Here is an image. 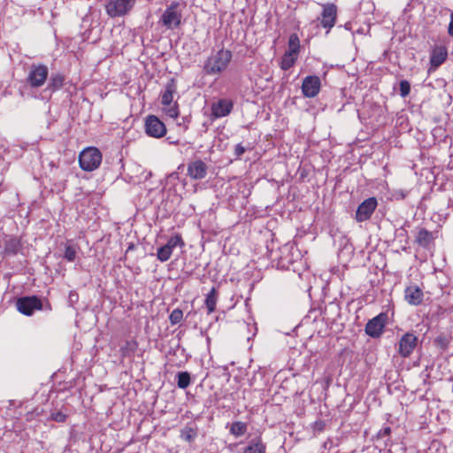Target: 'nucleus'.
I'll return each mask as SVG.
<instances>
[{
	"mask_svg": "<svg viewBox=\"0 0 453 453\" xmlns=\"http://www.w3.org/2000/svg\"><path fill=\"white\" fill-rule=\"evenodd\" d=\"M232 57V52L224 49L211 53L203 62V73L211 76L220 74L227 68Z\"/></svg>",
	"mask_w": 453,
	"mask_h": 453,
	"instance_id": "f257e3e1",
	"label": "nucleus"
},
{
	"mask_svg": "<svg viewBox=\"0 0 453 453\" xmlns=\"http://www.w3.org/2000/svg\"><path fill=\"white\" fill-rule=\"evenodd\" d=\"M207 170V165L201 159L195 160L188 165V175L193 180L205 178Z\"/></svg>",
	"mask_w": 453,
	"mask_h": 453,
	"instance_id": "2eb2a0df",
	"label": "nucleus"
},
{
	"mask_svg": "<svg viewBox=\"0 0 453 453\" xmlns=\"http://www.w3.org/2000/svg\"><path fill=\"white\" fill-rule=\"evenodd\" d=\"M189 122L188 117H183L182 118V121L181 122H179L178 125L180 126V127H183V129L186 130L188 129V123Z\"/></svg>",
	"mask_w": 453,
	"mask_h": 453,
	"instance_id": "4c0bfd02",
	"label": "nucleus"
},
{
	"mask_svg": "<svg viewBox=\"0 0 453 453\" xmlns=\"http://www.w3.org/2000/svg\"><path fill=\"white\" fill-rule=\"evenodd\" d=\"M433 240V234L426 229H420L416 237V242L422 247H427Z\"/></svg>",
	"mask_w": 453,
	"mask_h": 453,
	"instance_id": "412c9836",
	"label": "nucleus"
},
{
	"mask_svg": "<svg viewBox=\"0 0 453 453\" xmlns=\"http://www.w3.org/2000/svg\"><path fill=\"white\" fill-rule=\"evenodd\" d=\"M49 76V70L45 65L33 64L28 71L26 82L33 88L42 87Z\"/></svg>",
	"mask_w": 453,
	"mask_h": 453,
	"instance_id": "20e7f679",
	"label": "nucleus"
},
{
	"mask_svg": "<svg viewBox=\"0 0 453 453\" xmlns=\"http://www.w3.org/2000/svg\"><path fill=\"white\" fill-rule=\"evenodd\" d=\"M233 107L232 100L222 98L211 104V114L215 119L223 118L230 114Z\"/></svg>",
	"mask_w": 453,
	"mask_h": 453,
	"instance_id": "4468645a",
	"label": "nucleus"
},
{
	"mask_svg": "<svg viewBox=\"0 0 453 453\" xmlns=\"http://www.w3.org/2000/svg\"><path fill=\"white\" fill-rule=\"evenodd\" d=\"M391 433V428L389 426H385L383 428H381L378 434H377V437L378 438H384V437H388L389 436Z\"/></svg>",
	"mask_w": 453,
	"mask_h": 453,
	"instance_id": "f704fd0d",
	"label": "nucleus"
},
{
	"mask_svg": "<svg viewBox=\"0 0 453 453\" xmlns=\"http://www.w3.org/2000/svg\"><path fill=\"white\" fill-rule=\"evenodd\" d=\"M246 149L241 143H238L235 146L234 154L237 157H240L242 155H243Z\"/></svg>",
	"mask_w": 453,
	"mask_h": 453,
	"instance_id": "c9c22d12",
	"label": "nucleus"
},
{
	"mask_svg": "<svg viewBox=\"0 0 453 453\" xmlns=\"http://www.w3.org/2000/svg\"><path fill=\"white\" fill-rule=\"evenodd\" d=\"M400 95L403 97L407 96L411 91V85L407 81H401L399 84Z\"/></svg>",
	"mask_w": 453,
	"mask_h": 453,
	"instance_id": "473e14b6",
	"label": "nucleus"
},
{
	"mask_svg": "<svg viewBox=\"0 0 453 453\" xmlns=\"http://www.w3.org/2000/svg\"><path fill=\"white\" fill-rule=\"evenodd\" d=\"M337 17V7L334 4H326L323 5L321 12L320 25L327 29V32L334 26Z\"/></svg>",
	"mask_w": 453,
	"mask_h": 453,
	"instance_id": "9b49d317",
	"label": "nucleus"
},
{
	"mask_svg": "<svg viewBox=\"0 0 453 453\" xmlns=\"http://www.w3.org/2000/svg\"><path fill=\"white\" fill-rule=\"evenodd\" d=\"M300 41L297 35L293 34L288 39V51L285 52V70L291 67L298 58Z\"/></svg>",
	"mask_w": 453,
	"mask_h": 453,
	"instance_id": "9d476101",
	"label": "nucleus"
},
{
	"mask_svg": "<svg viewBox=\"0 0 453 453\" xmlns=\"http://www.w3.org/2000/svg\"><path fill=\"white\" fill-rule=\"evenodd\" d=\"M418 338L411 333H406L399 341L398 352L403 357H408L417 347Z\"/></svg>",
	"mask_w": 453,
	"mask_h": 453,
	"instance_id": "f8f14e48",
	"label": "nucleus"
},
{
	"mask_svg": "<svg viewBox=\"0 0 453 453\" xmlns=\"http://www.w3.org/2000/svg\"><path fill=\"white\" fill-rule=\"evenodd\" d=\"M168 178L177 180V179H179V174H178V173L173 172L168 175Z\"/></svg>",
	"mask_w": 453,
	"mask_h": 453,
	"instance_id": "58836bf2",
	"label": "nucleus"
},
{
	"mask_svg": "<svg viewBox=\"0 0 453 453\" xmlns=\"http://www.w3.org/2000/svg\"><path fill=\"white\" fill-rule=\"evenodd\" d=\"M182 437L186 440V441H191L192 440V436L188 434H182Z\"/></svg>",
	"mask_w": 453,
	"mask_h": 453,
	"instance_id": "a19ab883",
	"label": "nucleus"
},
{
	"mask_svg": "<svg viewBox=\"0 0 453 453\" xmlns=\"http://www.w3.org/2000/svg\"><path fill=\"white\" fill-rule=\"evenodd\" d=\"M388 321V314L381 312L376 317L370 319L365 325V333L372 338L380 337L386 326Z\"/></svg>",
	"mask_w": 453,
	"mask_h": 453,
	"instance_id": "423d86ee",
	"label": "nucleus"
},
{
	"mask_svg": "<svg viewBox=\"0 0 453 453\" xmlns=\"http://www.w3.org/2000/svg\"><path fill=\"white\" fill-rule=\"evenodd\" d=\"M279 66L283 69V58H279L277 59Z\"/></svg>",
	"mask_w": 453,
	"mask_h": 453,
	"instance_id": "ea45409f",
	"label": "nucleus"
},
{
	"mask_svg": "<svg viewBox=\"0 0 453 453\" xmlns=\"http://www.w3.org/2000/svg\"><path fill=\"white\" fill-rule=\"evenodd\" d=\"M145 131L149 136L160 138L166 134V127L157 116L150 115L145 120Z\"/></svg>",
	"mask_w": 453,
	"mask_h": 453,
	"instance_id": "6e6552de",
	"label": "nucleus"
},
{
	"mask_svg": "<svg viewBox=\"0 0 453 453\" xmlns=\"http://www.w3.org/2000/svg\"><path fill=\"white\" fill-rule=\"evenodd\" d=\"M66 416L61 411H57L51 414V419L57 422L65 421Z\"/></svg>",
	"mask_w": 453,
	"mask_h": 453,
	"instance_id": "72a5a7b5",
	"label": "nucleus"
},
{
	"mask_svg": "<svg viewBox=\"0 0 453 453\" xmlns=\"http://www.w3.org/2000/svg\"><path fill=\"white\" fill-rule=\"evenodd\" d=\"M177 93V84L175 79H171L165 86L161 93V104H169L173 102V96Z\"/></svg>",
	"mask_w": 453,
	"mask_h": 453,
	"instance_id": "a211bd4d",
	"label": "nucleus"
},
{
	"mask_svg": "<svg viewBox=\"0 0 453 453\" xmlns=\"http://www.w3.org/2000/svg\"><path fill=\"white\" fill-rule=\"evenodd\" d=\"M247 431V426L241 421L234 422L231 426L230 432L236 437L243 435Z\"/></svg>",
	"mask_w": 453,
	"mask_h": 453,
	"instance_id": "bb28decb",
	"label": "nucleus"
},
{
	"mask_svg": "<svg viewBox=\"0 0 453 453\" xmlns=\"http://www.w3.org/2000/svg\"><path fill=\"white\" fill-rule=\"evenodd\" d=\"M320 79L316 75H310L304 78L302 84V90L306 97L316 96L320 89Z\"/></svg>",
	"mask_w": 453,
	"mask_h": 453,
	"instance_id": "ddd939ff",
	"label": "nucleus"
},
{
	"mask_svg": "<svg viewBox=\"0 0 453 453\" xmlns=\"http://www.w3.org/2000/svg\"><path fill=\"white\" fill-rule=\"evenodd\" d=\"M217 304V292L215 288H212L210 292L206 295L205 305L208 310V313H211L215 311Z\"/></svg>",
	"mask_w": 453,
	"mask_h": 453,
	"instance_id": "4be33fe9",
	"label": "nucleus"
},
{
	"mask_svg": "<svg viewBox=\"0 0 453 453\" xmlns=\"http://www.w3.org/2000/svg\"><path fill=\"white\" fill-rule=\"evenodd\" d=\"M77 250L73 245H66L65 248L64 258L69 262L74 261L76 257Z\"/></svg>",
	"mask_w": 453,
	"mask_h": 453,
	"instance_id": "7c9ffc66",
	"label": "nucleus"
},
{
	"mask_svg": "<svg viewBox=\"0 0 453 453\" xmlns=\"http://www.w3.org/2000/svg\"><path fill=\"white\" fill-rule=\"evenodd\" d=\"M179 7L178 2H173L161 15L160 22L167 29L173 30L180 26L182 14Z\"/></svg>",
	"mask_w": 453,
	"mask_h": 453,
	"instance_id": "7ed1b4c3",
	"label": "nucleus"
},
{
	"mask_svg": "<svg viewBox=\"0 0 453 453\" xmlns=\"http://www.w3.org/2000/svg\"><path fill=\"white\" fill-rule=\"evenodd\" d=\"M182 319L183 311L179 308L174 309L169 316V320L172 325L179 324L182 320Z\"/></svg>",
	"mask_w": 453,
	"mask_h": 453,
	"instance_id": "c756f323",
	"label": "nucleus"
},
{
	"mask_svg": "<svg viewBox=\"0 0 453 453\" xmlns=\"http://www.w3.org/2000/svg\"><path fill=\"white\" fill-rule=\"evenodd\" d=\"M173 251L170 248L164 245L157 250V257L159 261L165 262L171 257Z\"/></svg>",
	"mask_w": 453,
	"mask_h": 453,
	"instance_id": "cd10ccee",
	"label": "nucleus"
},
{
	"mask_svg": "<svg viewBox=\"0 0 453 453\" xmlns=\"http://www.w3.org/2000/svg\"><path fill=\"white\" fill-rule=\"evenodd\" d=\"M448 52L444 47H436L432 50L430 57V70L437 69L447 59Z\"/></svg>",
	"mask_w": 453,
	"mask_h": 453,
	"instance_id": "f3484780",
	"label": "nucleus"
},
{
	"mask_svg": "<svg viewBox=\"0 0 453 453\" xmlns=\"http://www.w3.org/2000/svg\"><path fill=\"white\" fill-rule=\"evenodd\" d=\"M434 342L440 349L445 350L450 343V337L447 334H441L435 338Z\"/></svg>",
	"mask_w": 453,
	"mask_h": 453,
	"instance_id": "c85d7f7f",
	"label": "nucleus"
},
{
	"mask_svg": "<svg viewBox=\"0 0 453 453\" xmlns=\"http://www.w3.org/2000/svg\"><path fill=\"white\" fill-rule=\"evenodd\" d=\"M20 248V242L16 237H10L4 241V252L8 255H16Z\"/></svg>",
	"mask_w": 453,
	"mask_h": 453,
	"instance_id": "aec40b11",
	"label": "nucleus"
},
{
	"mask_svg": "<svg viewBox=\"0 0 453 453\" xmlns=\"http://www.w3.org/2000/svg\"><path fill=\"white\" fill-rule=\"evenodd\" d=\"M138 347V344L135 341L130 340L127 341L125 344L120 348L121 356L124 357H131L134 354Z\"/></svg>",
	"mask_w": 453,
	"mask_h": 453,
	"instance_id": "5701e85b",
	"label": "nucleus"
},
{
	"mask_svg": "<svg viewBox=\"0 0 453 453\" xmlns=\"http://www.w3.org/2000/svg\"><path fill=\"white\" fill-rule=\"evenodd\" d=\"M378 205L375 197H369L361 203L356 211V219L357 222H363L369 219Z\"/></svg>",
	"mask_w": 453,
	"mask_h": 453,
	"instance_id": "1a4fd4ad",
	"label": "nucleus"
},
{
	"mask_svg": "<svg viewBox=\"0 0 453 453\" xmlns=\"http://www.w3.org/2000/svg\"><path fill=\"white\" fill-rule=\"evenodd\" d=\"M102 162L100 150L94 147L83 150L79 155V164L82 170L92 172L97 169Z\"/></svg>",
	"mask_w": 453,
	"mask_h": 453,
	"instance_id": "f03ea898",
	"label": "nucleus"
},
{
	"mask_svg": "<svg viewBox=\"0 0 453 453\" xmlns=\"http://www.w3.org/2000/svg\"><path fill=\"white\" fill-rule=\"evenodd\" d=\"M190 381V374L188 372H179L177 373V385L180 388H187L189 386Z\"/></svg>",
	"mask_w": 453,
	"mask_h": 453,
	"instance_id": "a878e982",
	"label": "nucleus"
},
{
	"mask_svg": "<svg viewBox=\"0 0 453 453\" xmlns=\"http://www.w3.org/2000/svg\"><path fill=\"white\" fill-rule=\"evenodd\" d=\"M448 33L451 37H453V12L450 14V22L449 24Z\"/></svg>",
	"mask_w": 453,
	"mask_h": 453,
	"instance_id": "e433bc0d",
	"label": "nucleus"
},
{
	"mask_svg": "<svg viewBox=\"0 0 453 453\" xmlns=\"http://www.w3.org/2000/svg\"><path fill=\"white\" fill-rule=\"evenodd\" d=\"M423 291L418 286H410L405 288L404 298L411 305H419L423 301Z\"/></svg>",
	"mask_w": 453,
	"mask_h": 453,
	"instance_id": "dca6fc26",
	"label": "nucleus"
},
{
	"mask_svg": "<svg viewBox=\"0 0 453 453\" xmlns=\"http://www.w3.org/2000/svg\"><path fill=\"white\" fill-rule=\"evenodd\" d=\"M136 0H110L106 5V13L111 18L122 17L134 6Z\"/></svg>",
	"mask_w": 453,
	"mask_h": 453,
	"instance_id": "39448f33",
	"label": "nucleus"
},
{
	"mask_svg": "<svg viewBox=\"0 0 453 453\" xmlns=\"http://www.w3.org/2000/svg\"><path fill=\"white\" fill-rule=\"evenodd\" d=\"M65 82V76L60 73H52L50 77L47 90L51 92L60 89Z\"/></svg>",
	"mask_w": 453,
	"mask_h": 453,
	"instance_id": "6ab92c4d",
	"label": "nucleus"
},
{
	"mask_svg": "<svg viewBox=\"0 0 453 453\" xmlns=\"http://www.w3.org/2000/svg\"><path fill=\"white\" fill-rule=\"evenodd\" d=\"M17 310L27 316H30L35 310H42V301L35 296L20 297L16 302Z\"/></svg>",
	"mask_w": 453,
	"mask_h": 453,
	"instance_id": "0eeeda50",
	"label": "nucleus"
},
{
	"mask_svg": "<svg viewBox=\"0 0 453 453\" xmlns=\"http://www.w3.org/2000/svg\"><path fill=\"white\" fill-rule=\"evenodd\" d=\"M243 453H265V446L260 441H251Z\"/></svg>",
	"mask_w": 453,
	"mask_h": 453,
	"instance_id": "393cba45",
	"label": "nucleus"
},
{
	"mask_svg": "<svg viewBox=\"0 0 453 453\" xmlns=\"http://www.w3.org/2000/svg\"><path fill=\"white\" fill-rule=\"evenodd\" d=\"M165 245L173 251L177 246H183L184 242L180 235H175L171 237Z\"/></svg>",
	"mask_w": 453,
	"mask_h": 453,
	"instance_id": "2f4dec72",
	"label": "nucleus"
},
{
	"mask_svg": "<svg viewBox=\"0 0 453 453\" xmlns=\"http://www.w3.org/2000/svg\"><path fill=\"white\" fill-rule=\"evenodd\" d=\"M162 111L164 113L173 119H176L179 116V105L177 101H173L169 104H162Z\"/></svg>",
	"mask_w": 453,
	"mask_h": 453,
	"instance_id": "b1692460",
	"label": "nucleus"
}]
</instances>
